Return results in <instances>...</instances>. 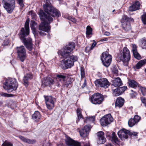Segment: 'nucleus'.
<instances>
[{
	"instance_id": "obj_43",
	"label": "nucleus",
	"mask_w": 146,
	"mask_h": 146,
	"mask_svg": "<svg viewBox=\"0 0 146 146\" xmlns=\"http://www.w3.org/2000/svg\"><path fill=\"white\" fill-rule=\"evenodd\" d=\"M18 3L20 5L21 7H23L24 6L23 0H17Z\"/></svg>"
},
{
	"instance_id": "obj_19",
	"label": "nucleus",
	"mask_w": 146,
	"mask_h": 146,
	"mask_svg": "<svg viewBox=\"0 0 146 146\" xmlns=\"http://www.w3.org/2000/svg\"><path fill=\"white\" fill-rule=\"evenodd\" d=\"M140 4L138 1H136L129 8V10L131 11H133L139 9Z\"/></svg>"
},
{
	"instance_id": "obj_59",
	"label": "nucleus",
	"mask_w": 146,
	"mask_h": 146,
	"mask_svg": "<svg viewBox=\"0 0 146 146\" xmlns=\"http://www.w3.org/2000/svg\"><path fill=\"white\" fill-rule=\"evenodd\" d=\"M133 19L132 18H129L128 17V20L127 21H128V22H129V21H133Z\"/></svg>"
},
{
	"instance_id": "obj_1",
	"label": "nucleus",
	"mask_w": 146,
	"mask_h": 146,
	"mask_svg": "<svg viewBox=\"0 0 146 146\" xmlns=\"http://www.w3.org/2000/svg\"><path fill=\"white\" fill-rule=\"evenodd\" d=\"M46 4L43 5L45 12L40 11L39 13L40 18L43 21L39 25V30L43 31L48 32L50 30V24L53 20L52 17H58L60 16L59 11L51 5L48 4L50 0H44Z\"/></svg>"
},
{
	"instance_id": "obj_31",
	"label": "nucleus",
	"mask_w": 146,
	"mask_h": 146,
	"mask_svg": "<svg viewBox=\"0 0 146 146\" xmlns=\"http://www.w3.org/2000/svg\"><path fill=\"white\" fill-rule=\"evenodd\" d=\"M71 82L70 79L69 78H66V80L62 83L63 85L67 87L69 85L71 84Z\"/></svg>"
},
{
	"instance_id": "obj_45",
	"label": "nucleus",
	"mask_w": 146,
	"mask_h": 146,
	"mask_svg": "<svg viewBox=\"0 0 146 146\" xmlns=\"http://www.w3.org/2000/svg\"><path fill=\"white\" fill-rule=\"evenodd\" d=\"M81 74L82 77L84 78L85 75V72L83 68L81 67L80 68Z\"/></svg>"
},
{
	"instance_id": "obj_12",
	"label": "nucleus",
	"mask_w": 146,
	"mask_h": 146,
	"mask_svg": "<svg viewBox=\"0 0 146 146\" xmlns=\"http://www.w3.org/2000/svg\"><path fill=\"white\" fill-rule=\"evenodd\" d=\"M45 98L47 108L49 110L52 109L54 106V102L55 99L51 96H46Z\"/></svg>"
},
{
	"instance_id": "obj_42",
	"label": "nucleus",
	"mask_w": 146,
	"mask_h": 146,
	"mask_svg": "<svg viewBox=\"0 0 146 146\" xmlns=\"http://www.w3.org/2000/svg\"><path fill=\"white\" fill-rule=\"evenodd\" d=\"M0 95L2 96H3L4 97H10L12 95L11 94H8L6 93H4L2 92L0 94Z\"/></svg>"
},
{
	"instance_id": "obj_49",
	"label": "nucleus",
	"mask_w": 146,
	"mask_h": 146,
	"mask_svg": "<svg viewBox=\"0 0 146 146\" xmlns=\"http://www.w3.org/2000/svg\"><path fill=\"white\" fill-rule=\"evenodd\" d=\"M94 42L92 43L91 46V49H93L96 46L97 44L96 42L94 40H93Z\"/></svg>"
},
{
	"instance_id": "obj_32",
	"label": "nucleus",
	"mask_w": 146,
	"mask_h": 146,
	"mask_svg": "<svg viewBox=\"0 0 146 146\" xmlns=\"http://www.w3.org/2000/svg\"><path fill=\"white\" fill-rule=\"evenodd\" d=\"M95 117L94 116H89L87 117L86 120H84L85 122L87 123L88 122H93L94 121Z\"/></svg>"
},
{
	"instance_id": "obj_33",
	"label": "nucleus",
	"mask_w": 146,
	"mask_h": 146,
	"mask_svg": "<svg viewBox=\"0 0 146 146\" xmlns=\"http://www.w3.org/2000/svg\"><path fill=\"white\" fill-rule=\"evenodd\" d=\"M136 123L134 120L133 119H130L128 121V124L129 126L130 127H132Z\"/></svg>"
},
{
	"instance_id": "obj_57",
	"label": "nucleus",
	"mask_w": 146,
	"mask_h": 146,
	"mask_svg": "<svg viewBox=\"0 0 146 146\" xmlns=\"http://www.w3.org/2000/svg\"><path fill=\"white\" fill-rule=\"evenodd\" d=\"M110 33L108 32H106L104 33V35L106 36H109L110 35Z\"/></svg>"
},
{
	"instance_id": "obj_9",
	"label": "nucleus",
	"mask_w": 146,
	"mask_h": 146,
	"mask_svg": "<svg viewBox=\"0 0 146 146\" xmlns=\"http://www.w3.org/2000/svg\"><path fill=\"white\" fill-rule=\"evenodd\" d=\"M17 48L19 58L21 61L23 62L26 57V52L24 47L21 46L17 47Z\"/></svg>"
},
{
	"instance_id": "obj_28",
	"label": "nucleus",
	"mask_w": 146,
	"mask_h": 146,
	"mask_svg": "<svg viewBox=\"0 0 146 146\" xmlns=\"http://www.w3.org/2000/svg\"><path fill=\"white\" fill-rule=\"evenodd\" d=\"M111 138L112 141H113L116 143H117L119 142L118 138L115 135V132H112L111 135Z\"/></svg>"
},
{
	"instance_id": "obj_20",
	"label": "nucleus",
	"mask_w": 146,
	"mask_h": 146,
	"mask_svg": "<svg viewBox=\"0 0 146 146\" xmlns=\"http://www.w3.org/2000/svg\"><path fill=\"white\" fill-rule=\"evenodd\" d=\"M112 82V85L116 87L121 86L122 84V81L119 77L115 78Z\"/></svg>"
},
{
	"instance_id": "obj_46",
	"label": "nucleus",
	"mask_w": 146,
	"mask_h": 146,
	"mask_svg": "<svg viewBox=\"0 0 146 146\" xmlns=\"http://www.w3.org/2000/svg\"><path fill=\"white\" fill-rule=\"evenodd\" d=\"M132 51L133 52H135L137 51V46L135 44H132Z\"/></svg>"
},
{
	"instance_id": "obj_55",
	"label": "nucleus",
	"mask_w": 146,
	"mask_h": 146,
	"mask_svg": "<svg viewBox=\"0 0 146 146\" xmlns=\"http://www.w3.org/2000/svg\"><path fill=\"white\" fill-rule=\"evenodd\" d=\"M86 85V80H85L83 84V85L82 86V88H83Z\"/></svg>"
},
{
	"instance_id": "obj_50",
	"label": "nucleus",
	"mask_w": 146,
	"mask_h": 146,
	"mask_svg": "<svg viewBox=\"0 0 146 146\" xmlns=\"http://www.w3.org/2000/svg\"><path fill=\"white\" fill-rule=\"evenodd\" d=\"M19 138L23 141L24 142H25L26 138L25 137H23L22 136L20 135L19 136Z\"/></svg>"
},
{
	"instance_id": "obj_15",
	"label": "nucleus",
	"mask_w": 146,
	"mask_h": 146,
	"mask_svg": "<svg viewBox=\"0 0 146 146\" xmlns=\"http://www.w3.org/2000/svg\"><path fill=\"white\" fill-rule=\"evenodd\" d=\"M66 137L65 141L67 145L71 146H81L80 143L75 141L67 136H66Z\"/></svg>"
},
{
	"instance_id": "obj_62",
	"label": "nucleus",
	"mask_w": 146,
	"mask_h": 146,
	"mask_svg": "<svg viewBox=\"0 0 146 146\" xmlns=\"http://www.w3.org/2000/svg\"><path fill=\"white\" fill-rule=\"evenodd\" d=\"M57 146H65V145L62 143H60Z\"/></svg>"
},
{
	"instance_id": "obj_5",
	"label": "nucleus",
	"mask_w": 146,
	"mask_h": 146,
	"mask_svg": "<svg viewBox=\"0 0 146 146\" xmlns=\"http://www.w3.org/2000/svg\"><path fill=\"white\" fill-rule=\"evenodd\" d=\"M18 86V83L15 79L9 78L4 83L3 87L8 92H11L14 90H15Z\"/></svg>"
},
{
	"instance_id": "obj_41",
	"label": "nucleus",
	"mask_w": 146,
	"mask_h": 146,
	"mask_svg": "<svg viewBox=\"0 0 146 146\" xmlns=\"http://www.w3.org/2000/svg\"><path fill=\"white\" fill-rule=\"evenodd\" d=\"M140 90L143 96L146 95V88L143 87L140 88Z\"/></svg>"
},
{
	"instance_id": "obj_54",
	"label": "nucleus",
	"mask_w": 146,
	"mask_h": 146,
	"mask_svg": "<svg viewBox=\"0 0 146 146\" xmlns=\"http://www.w3.org/2000/svg\"><path fill=\"white\" fill-rule=\"evenodd\" d=\"M9 41L8 40H5L3 43V45H7L9 43Z\"/></svg>"
},
{
	"instance_id": "obj_47",
	"label": "nucleus",
	"mask_w": 146,
	"mask_h": 146,
	"mask_svg": "<svg viewBox=\"0 0 146 146\" xmlns=\"http://www.w3.org/2000/svg\"><path fill=\"white\" fill-rule=\"evenodd\" d=\"M137 133L135 132H131L129 131V135L131 136H136L137 135Z\"/></svg>"
},
{
	"instance_id": "obj_7",
	"label": "nucleus",
	"mask_w": 146,
	"mask_h": 146,
	"mask_svg": "<svg viewBox=\"0 0 146 146\" xmlns=\"http://www.w3.org/2000/svg\"><path fill=\"white\" fill-rule=\"evenodd\" d=\"M112 57L108 52L102 53L101 59L104 65L106 67H108L111 61Z\"/></svg>"
},
{
	"instance_id": "obj_8",
	"label": "nucleus",
	"mask_w": 146,
	"mask_h": 146,
	"mask_svg": "<svg viewBox=\"0 0 146 146\" xmlns=\"http://www.w3.org/2000/svg\"><path fill=\"white\" fill-rule=\"evenodd\" d=\"M96 86L104 88H108L110 85V83L106 78L97 80L95 81Z\"/></svg>"
},
{
	"instance_id": "obj_34",
	"label": "nucleus",
	"mask_w": 146,
	"mask_h": 146,
	"mask_svg": "<svg viewBox=\"0 0 146 146\" xmlns=\"http://www.w3.org/2000/svg\"><path fill=\"white\" fill-rule=\"evenodd\" d=\"M141 20L143 23L146 24V12H144L141 17Z\"/></svg>"
},
{
	"instance_id": "obj_22",
	"label": "nucleus",
	"mask_w": 146,
	"mask_h": 146,
	"mask_svg": "<svg viewBox=\"0 0 146 146\" xmlns=\"http://www.w3.org/2000/svg\"><path fill=\"white\" fill-rule=\"evenodd\" d=\"M146 64V59L139 61L136 64L135 66L134 67L135 70L136 69H140L143 65Z\"/></svg>"
},
{
	"instance_id": "obj_35",
	"label": "nucleus",
	"mask_w": 146,
	"mask_h": 146,
	"mask_svg": "<svg viewBox=\"0 0 146 146\" xmlns=\"http://www.w3.org/2000/svg\"><path fill=\"white\" fill-rule=\"evenodd\" d=\"M13 144L11 142L5 141L2 144V146H13Z\"/></svg>"
},
{
	"instance_id": "obj_36",
	"label": "nucleus",
	"mask_w": 146,
	"mask_h": 146,
	"mask_svg": "<svg viewBox=\"0 0 146 146\" xmlns=\"http://www.w3.org/2000/svg\"><path fill=\"white\" fill-rule=\"evenodd\" d=\"M112 72L113 73L117 75L118 73V70L117 67L115 66H113L111 68Z\"/></svg>"
},
{
	"instance_id": "obj_39",
	"label": "nucleus",
	"mask_w": 146,
	"mask_h": 146,
	"mask_svg": "<svg viewBox=\"0 0 146 146\" xmlns=\"http://www.w3.org/2000/svg\"><path fill=\"white\" fill-rule=\"evenodd\" d=\"M77 115L78 117V119H80L82 117V115L81 113L80 110L79 108L77 110Z\"/></svg>"
},
{
	"instance_id": "obj_3",
	"label": "nucleus",
	"mask_w": 146,
	"mask_h": 146,
	"mask_svg": "<svg viewBox=\"0 0 146 146\" xmlns=\"http://www.w3.org/2000/svg\"><path fill=\"white\" fill-rule=\"evenodd\" d=\"M29 22L27 20L25 24V28H21L19 33L21 39L23 40V42L27 49L30 51L33 49V44L32 39L29 38H25L26 36L29 34Z\"/></svg>"
},
{
	"instance_id": "obj_13",
	"label": "nucleus",
	"mask_w": 146,
	"mask_h": 146,
	"mask_svg": "<svg viewBox=\"0 0 146 146\" xmlns=\"http://www.w3.org/2000/svg\"><path fill=\"white\" fill-rule=\"evenodd\" d=\"M128 17L126 15H124L121 20L122 26L123 28L126 31L131 29V27L129 22L127 21Z\"/></svg>"
},
{
	"instance_id": "obj_29",
	"label": "nucleus",
	"mask_w": 146,
	"mask_h": 146,
	"mask_svg": "<svg viewBox=\"0 0 146 146\" xmlns=\"http://www.w3.org/2000/svg\"><path fill=\"white\" fill-rule=\"evenodd\" d=\"M66 77L62 75H58L57 76L56 79L58 80L63 82L65 80H66Z\"/></svg>"
},
{
	"instance_id": "obj_30",
	"label": "nucleus",
	"mask_w": 146,
	"mask_h": 146,
	"mask_svg": "<svg viewBox=\"0 0 146 146\" xmlns=\"http://www.w3.org/2000/svg\"><path fill=\"white\" fill-rule=\"evenodd\" d=\"M92 28L90 26H87L86 31V35L87 37L88 36L92 34Z\"/></svg>"
},
{
	"instance_id": "obj_61",
	"label": "nucleus",
	"mask_w": 146,
	"mask_h": 146,
	"mask_svg": "<svg viewBox=\"0 0 146 146\" xmlns=\"http://www.w3.org/2000/svg\"><path fill=\"white\" fill-rule=\"evenodd\" d=\"M102 41H105L108 40V38H104V39H102Z\"/></svg>"
},
{
	"instance_id": "obj_58",
	"label": "nucleus",
	"mask_w": 146,
	"mask_h": 146,
	"mask_svg": "<svg viewBox=\"0 0 146 146\" xmlns=\"http://www.w3.org/2000/svg\"><path fill=\"white\" fill-rule=\"evenodd\" d=\"M39 34L41 36H44L45 34L44 33L42 32H39Z\"/></svg>"
},
{
	"instance_id": "obj_4",
	"label": "nucleus",
	"mask_w": 146,
	"mask_h": 146,
	"mask_svg": "<svg viewBox=\"0 0 146 146\" xmlns=\"http://www.w3.org/2000/svg\"><path fill=\"white\" fill-rule=\"evenodd\" d=\"M130 57V53L129 50L126 47H124L123 50H121L117 54L116 59L119 62L122 61L124 65L127 66Z\"/></svg>"
},
{
	"instance_id": "obj_23",
	"label": "nucleus",
	"mask_w": 146,
	"mask_h": 146,
	"mask_svg": "<svg viewBox=\"0 0 146 146\" xmlns=\"http://www.w3.org/2000/svg\"><path fill=\"white\" fill-rule=\"evenodd\" d=\"M33 78V76L32 73H30L27 74L23 78L24 82L27 85L28 84V80L32 79Z\"/></svg>"
},
{
	"instance_id": "obj_24",
	"label": "nucleus",
	"mask_w": 146,
	"mask_h": 146,
	"mask_svg": "<svg viewBox=\"0 0 146 146\" xmlns=\"http://www.w3.org/2000/svg\"><path fill=\"white\" fill-rule=\"evenodd\" d=\"M128 83L130 87L134 88H136L138 86L137 83L133 80H129Z\"/></svg>"
},
{
	"instance_id": "obj_40",
	"label": "nucleus",
	"mask_w": 146,
	"mask_h": 146,
	"mask_svg": "<svg viewBox=\"0 0 146 146\" xmlns=\"http://www.w3.org/2000/svg\"><path fill=\"white\" fill-rule=\"evenodd\" d=\"M141 117L138 115H135L133 119L136 123H137L140 120Z\"/></svg>"
},
{
	"instance_id": "obj_56",
	"label": "nucleus",
	"mask_w": 146,
	"mask_h": 146,
	"mask_svg": "<svg viewBox=\"0 0 146 146\" xmlns=\"http://www.w3.org/2000/svg\"><path fill=\"white\" fill-rule=\"evenodd\" d=\"M30 27H31V29H32V30H33V31H35V28L34 27V26H33V24H31V26H30Z\"/></svg>"
},
{
	"instance_id": "obj_2",
	"label": "nucleus",
	"mask_w": 146,
	"mask_h": 146,
	"mask_svg": "<svg viewBox=\"0 0 146 146\" xmlns=\"http://www.w3.org/2000/svg\"><path fill=\"white\" fill-rule=\"evenodd\" d=\"M75 44L73 42L69 43L63 48L59 50L58 53L60 54L63 58V62L64 66L61 64V66L64 69L70 68L74 65V62L78 60V57L76 56H70V53L75 48Z\"/></svg>"
},
{
	"instance_id": "obj_27",
	"label": "nucleus",
	"mask_w": 146,
	"mask_h": 146,
	"mask_svg": "<svg viewBox=\"0 0 146 146\" xmlns=\"http://www.w3.org/2000/svg\"><path fill=\"white\" fill-rule=\"evenodd\" d=\"M122 94L121 91L120 90L119 88L114 89L113 92V96H117Z\"/></svg>"
},
{
	"instance_id": "obj_11",
	"label": "nucleus",
	"mask_w": 146,
	"mask_h": 146,
	"mask_svg": "<svg viewBox=\"0 0 146 146\" xmlns=\"http://www.w3.org/2000/svg\"><path fill=\"white\" fill-rule=\"evenodd\" d=\"M113 119L110 114H107L102 118L100 121L102 126H105L110 124L113 121Z\"/></svg>"
},
{
	"instance_id": "obj_60",
	"label": "nucleus",
	"mask_w": 146,
	"mask_h": 146,
	"mask_svg": "<svg viewBox=\"0 0 146 146\" xmlns=\"http://www.w3.org/2000/svg\"><path fill=\"white\" fill-rule=\"evenodd\" d=\"M84 146H90L89 143H87L84 145Z\"/></svg>"
},
{
	"instance_id": "obj_48",
	"label": "nucleus",
	"mask_w": 146,
	"mask_h": 146,
	"mask_svg": "<svg viewBox=\"0 0 146 146\" xmlns=\"http://www.w3.org/2000/svg\"><path fill=\"white\" fill-rule=\"evenodd\" d=\"M141 100L142 102L144 104L145 106L146 107V99L145 98L143 97L141 98Z\"/></svg>"
},
{
	"instance_id": "obj_37",
	"label": "nucleus",
	"mask_w": 146,
	"mask_h": 146,
	"mask_svg": "<svg viewBox=\"0 0 146 146\" xmlns=\"http://www.w3.org/2000/svg\"><path fill=\"white\" fill-rule=\"evenodd\" d=\"M134 56V57L138 59H141V56L140 54L138 53L137 51L135 52H133Z\"/></svg>"
},
{
	"instance_id": "obj_52",
	"label": "nucleus",
	"mask_w": 146,
	"mask_h": 146,
	"mask_svg": "<svg viewBox=\"0 0 146 146\" xmlns=\"http://www.w3.org/2000/svg\"><path fill=\"white\" fill-rule=\"evenodd\" d=\"M131 91L132 92H134L133 94H132L131 95V97H133V98L134 97L137 95V94L136 92L133 91L132 90H131Z\"/></svg>"
},
{
	"instance_id": "obj_44",
	"label": "nucleus",
	"mask_w": 146,
	"mask_h": 146,
	"mask_svg": "<svg viewBox=\"0 0 146 146\" xmlns=\"http://www.w3.org/2000/svg\"><path fill=\"white\" fill-rule=\"evenodd\" d=\"M119 88V89L121 91L122 93H123L124 92V91L126 90L127 89L126 86H124L123 87H120Z\"/></svg>"
},
{
	"instance_id": "obj_17",
	"label": "nucleus",
	"mask_w": 146,
	"mask_h": 146,
	"mask_svg": "<svg viewBox=\"0 0 146 146\" xmlns=\"http://www.w3.org/2000/svg\"><path fill=\"white\" fill-rule=\"evenodd\" d=\"M54 81L53 80L50 78H45L42 82V86L46 87L50 86L53 84Z\"/></svg>"
},
{
	"instance_id": "obj_18",
	"label": "nucleus",
	"mask_w": 146,
	"mask_h": 146,
	"mask_svg": "<svg viewBox=\"0 0 146 146\" xmlns=\"http://www.w3.org/2000/svg\"><path fill=\"white\" fill-rule=\"evenodd\" d=\"M104 133L102 131H99L97 133L98 137V143L100 144H104L106 141V139L104 136Z\"/></svg>"
},
{
	"instance_id": "obj_51",
	"label": "nucleus",
	"mask_w": 146,
	"mask_h": 146,
	"mask_svg": "<svg viewBox=\"0 0 146 146\" xmlns=\"http://www.w3.org/2000/svg\"><path fill=\"white\" fill-rule=\"evenodd\" d=\"M68 19L70 20L71 21L73 22H75L76 21V20L74 18H72L71 17L68 18Z\"/></svg>"
},
{
	"instance_id": "obj_16",
	"label": "nucleus",
	"mask_w": 146,
	"mask_h": 146,
	"mask_svg": "<svg viewBox=\"0 0 146 146\" xmlns=\"http://www.w3.org/2000/svg\"><path fill=\"white\" fill-rule=\"evenodd\" d=\"M90 129V125H87L85 126L80 131V135L83 137L87 136L88 135V133Z\"/></svg>"
},
{
	"instance_id": "obj_64",
	"label": "nucleus",
	"mask_w": 146,
	"mask_h": 146,
	"mask_svg": "<svg viewBox=\"0 0 146 146\" xmlns=\"http://www.w3.org/2000/svg\"><path fill=\"white\" fill-rule=\"evenodd\" d=\"M2 103L1 102V101H0V106L1 105H2Z\"/></svg>"
},
{
	"instance_id": "obj_25",
	"label": "nucleus",
	"mask_w": 146,
	"mask_h": 146,
	"mask_svg": "<svg viewBox=\"0 0 146 146\" xmlns=\"http://www.w3.org/2000/svg\"><path fill=\"white\" fill-rule=\"evenodd\" d=\"M41 117V115L40 113L37 111H35L32 115L33 119L36 121H38Z\"/></svg>"
},
{
	"instance_id": "obj_21",
	"label": "nucleus",
	"mask_w": 146,
	"mask_h": 146,
	"mask_svg": "<svg viewBox=\"0 0 146 146\" xmlns=\"http://www.w3.org/2000/svg\"><path fill=\"white\" fill-rule=\"evenodd\" d=\"M124 100L121 97L117 98L115 103L116 107H118L119 108L121 107L123 105Z\"/></svg>"
},
{
	"instance_id": "obj_10",
	"label": "nucleus",
	"mask_w": 146,
	"mask_h": 146,
	"mask_svg": "<svg viewBox=\"0 0 146 146\" xmlns=\"http://www.w3.org/2000/svg\"><path fill=\"white\" fill-rule=\"evenodd\" d=\"M104 99L102 95L99 93H96L93 95L91 98V102L95 104H100Z\"/></svg>"
},
{
	"instance_id": "obj_53",
	"label": "nucleus",
	"mask_w": 146,
	"mask_h": 146,
	"mask_svg": "<svg viewBox=\"0 0 146 146\" xmlns=\"http://www.w3.org/2000/svg\"><path fill=\"white\" fill-rule=\"evenodd\" d=\"M91 50V47L90 48L89 46L87 47L86 48H85V51L87 52H89V51L90 50Z\"/></svg>"
},
{
	"instance_id": "obj_14",
	"label": "nucleus",
	"mask_w": 146,
	"mask_h": 146,
	"mask_svg": "<svg viewBox=\"0 0 146 146\" xmlns=\"http://www.w3.org/2000/svg\"><path fill=\"white\" fill-rule=\"evenodd\" d=\"M129 133V131L124 129L120 130L118 132L117 134L119 137L122 140L128 138V135Z\"/></svg>"
},
{
	"instance_id": "obj_38",
	"label": "nucleus",
	"mask_w": 146,
	"mask_h": 146,
	"mask_svg": "<svg viewBox=\"0 0 146 146\" xmlns=\"http://www.w3.org/2000/svg\"><path fill=\"white\" fill-rule=\"evenodd\" d=\"M36 141L35 139H26L25 142L29 144H33L35 143Z\"/></svg>"
},
{
	"instance_id": "obj_6",
	"label": "nucleus",
	"mask_w": 146,
	"mask_h": 146,
	"mask_svg": "<svg viewBox=\"0 0 146 146\" xmlns=\"http://www.w3.org/2000/svg\"><path fill=\"white\" fill-rule=\"evenodd\" d=\"M15 0H3V7L8 13H11L15 7Z\"/></svg>"
},
{
	"instance_id": "obj_26",
	"label": "nucleus",
	"mask_w": 146,
	"mask_h": 146,
	"mask_svg": "<svg viewBox=\"0 0 146 146\" xmlns=\"http://www.w3.org/2000/svg\"><path fill=\"white\" fill-rule=\"evenodd\" d=\"M140 45L143 49L146 48V39L145 38H143L141 40Z\"/></svg>"
},
{
	"instance_id": "obj_63",
	"label": "nucleus",
	"mask_w": 146,
	"mask_h": 146,
	"mask_svg": "<svg viewBox=\"0 0 146 146\" xmlns=\"http://www.w3.org/2000/svg\"><path fill=\"white\" fill-rule=\"evenodd\" d=\"M105 146H113L111 144H108Z\"/></svg>"
}]
</instances>
